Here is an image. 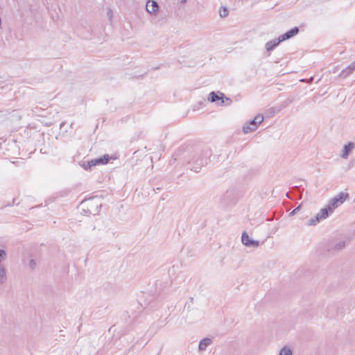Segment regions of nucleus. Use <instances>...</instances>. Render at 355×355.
Segmentation results:
<instances>
[{
  "instance_id": "28",
  "label": "nucleus",
  "mask_w": 355,
  "mask_h": 355,
  "mask_svg": "<svg viewBox=\"0 0 355 355\" xmlns=\"http://www.w3.org/2000/svg\"><path fill=\"white\" fill-rule=\"evenodd\" d=\"M64 125V123H62L61 125H60V128H62V126Z\"/></svg>"
},
{
  "instance_id": "4",
  "label": "nucleus",
  "mask_w": 355,
  "mask_h": 355,
  "mask_svg": "<svg viewBox=\"0 0 355 355\" xmlns=\"http://www.w3.org/2000/svg\"><path fill=\"white\" fill-rule=\"evenodd\" d=\"M349 196L348 193L340 192L338 196L331 198L328 205L334 210L339 205H342L347 198H349Z\"/></svg>"
},
{
  "instance_id": "6",
  "label": "nucleus",
  "mask_w": 355,
  "mask_h": 355,
  "mask_svg": "<svg viewBox=\"0 0 355 355\" xmlns=\"http://www.w3.org/2000/svg\"><path fill=\"white\" fill-rule=\"evenodd\" d=\"M242 243L248 248H257L259 246V241L252 239L246 232H243L241 235Z\"/></svg>"
},
{
  "instance_id": "8",
  "label": "nucleus",
  "mask_w": 355,
  "mask_h": 355,
  "mask_svg": "<svg viewBox=\"0 0 355 355\" xmlns=\"http://www.w3.org/2000/svg\"><path fill=\"white\" fill-rule=\"evenodd\" d=\"M298 33L299 28L297 26H295L284 34L281 35L279 37L282 42H284L295 36Z\"/></svg>"
},
{
  "instance_id": "1",
  "label": "nucleus",
  "mask_w": 355,
  "mask_h": 355,
  "mask_svg": "<svg viewBox=\"0 0 355 355\" xmlns=\"http://www.w3.org/2000/svg\"><path fill=\"white\" fill-rule=\"evenodd\" d=\"M211 155V152L208 148L196 153L193 155L192 159L187 162L189 168L195 172H198L204 165L208 163Z\"/></svg>"
},
{
  "instance_id": "22",
  "label": "nucleus",
  "mask_w": 355,
  "mask_h": 355,
  "mask_svg": "<svg viewBox=\"0 0 355 355\" xmlns=\"http://www.w3.org/2000/svg\"><path fill=\"white\" fill-rule=\"evenodd\" d=\"M28 267L31 268V269H34L35 267H36V262L34 259H31L29 261H28Z\"/></svg>"
},
{
  "instance_id": "7",
  "label": "nucleus",
  "mask_w": 355,
  "mask_h": 355,
  "mask_svg": "<svg viewBox=\"0 0 355 355\" xmlns=\"http://www.w3.org/2000/svg\"><path fill=\"white\" fill-rule=\"evenodd\" d=\"M159 9V6L157 1L154 0H148L146 5V10L149 14L156 15Z\"/></svg>"
},
{
  "instance_id": "21",
  "label": "nucleus",
  "mask_w": 355,
  "mask_h": 355,
  "mask_svg": "<svg viewBox=\"0 0 355 355\" xmlns=\"http://www.w3.org/2000/svg\"><path fill=\"white\" fill-rule=\"evenodd\" d=\"M253 120H255L256 123L259 125L263 121V116L261 114H257Z\"/></svg>"
},
{
  "instance_id": "9",
  "label": "nucleus",
  "mask_w": 355,
  "mask_h": 355,
  "mask_svg": "<svg viewBox=\"0 0 355 355\" xmlns=\"http://www.w3.org/2000/svg\"><path fill=\"white\" fill-rule=\"evenodd\" d=\"M258 128V125L256 123L255 120H250L248 123L244 125L242 128L243 133L248 134L250 132L255 131Z\"/></svg>"
},
{
  "instance_id": "17",
  "label": "nucleus",
  "mask_w": 355,
  "mask_h": 355,
  "mask_svg": "<svg viewBox=\"0 0 355 355\" xmlns=\"http://www.w3.org/2000/svg\"><path fill=\"white\" fill-rule=\"evenodd\" d=\"M279 355H293V352L289 347L284 346L280 349Z\"/></svg>"
},
{
  "instance_id": "12",
  "label": "nucleus",
  "mask_w": 355,
  "mask_h": 355,
  "mask_svg": "<svg viewBox=\"0 0 355 355\" xmlns=\"http://www.w3.org/2000/svg\"><path fill=\"white\" fill-rule=\"evenodd\" d=\"M354 71H355V61L352 62L346 68L342 70L339 74L340 77L346 78L350 75Z\"/></svg>"
},
{
  "instance_id": "16",
  "label": "nucleus",
  "mask_w": 355,
  "mask_h": 355,
  "mask_svg": "<svg viewBox=\"0 0 355 355\" xmlns=\"http://www.w3.org/2000/svg\"><path fill=\"white\" fill-rule=\"evenodd\" d=\"M322 218H321V216L318 213L314 217H312L310 218L307 222V225L311 226V225H315L318 223H320Z\"/></svg>"
},
{
  "instance_id": "11",
  "label": "nucleus",
  "mask_w": 355,
  "mask_h": 355,
  "mask_svg": "<svg viewBox=\"0 0 355 355\" xmlns=\"http://www.w3.org/2000/svg\"><path fill=\"white\" fill-rule=\"evenodd\" d=\"M355 147V144L354 142H348L343 146V149L342 150V153L340 155L341 157L343 159H347L352 150Z\"/></svg>"
},
{
  "instance_id": "13",
  "label": "nucleus",
  "mask_w": 355,
  "mask_h": 355,
  "mask_svg": "<svg viewBox=\"0 0 355 355\" xmlns=\"http://www.w3.org/2000/svg\"><path fill=\"white\" fill-rule=\"evenodd\" d=\"M282 42L279 37L266 43L265 47L268 52H270Z\"/></svg>"
},
{
  "instance_id": "25",
  "label": "nucleus",
  "mask_w": 355,
  "mask_h": 355,
  "mask_svg": "<svg viewBox=\"0 0 355 355\" xmlns=\"http://www.w3.org/2000/svg\"><path fill=\"white\" fill-rule=\"evenodd\" d=\"M300 209V205L297 207L296 208H295L290 214H289V216H293L295 214H296L299 210Z\"/></svg>"
},
{
  "instance_id": "10",
  "label": "nucleus",
  "mask_w": 355,
  "mask_h": 355,
  "mask_svg": "<svg viewBox=\"0 0 355 355\" xmlns=\"http://www.w3.org/2000/svg\"><path fill=\"white\" fill-rule=\"evenodd\" d=\"M345 247V241H339L336 243H328L326 246V250L327 252L331 251H339L343 250Z\"/></svg>"
},
{
  "instance_id": "24",
  "label": "nucleus",
  "mask_w": 355,
  "mask_h": 355,
  "mask_svg": "<svg viewBox=\"0 0 355 355\" xmlns=\"http://www.w3.org/2000/svg\"><path fill=\"white\" fill-rule=\"evenodd\" d=\"M6 257V252L4 250L0 249V262Z\"/></svg>"
},
{
  "instance_id": "3",
  "label": "nucleus",
  "mask_w": 355,
  "mask_h": 355,
  "mask_svg": "<svg viewBox=\"0 0 355 355\" xmlns=\"http://www.w3.org/2000/svg\"><path fill=\"white\" fill-rule=\"evenodd\" d=\"M111 157L109 155L105 154L101 157L84 162L82 164V166L85 170H92L93 167L96 166L105 164L108 163Z\"/></svg>"
},
{
  "instance_id": "5",
  "label": "nucleus",
  "mask_w": 355,
  "mask_h": 355,
  "mask_svg": "<svg viewBox=\"0 0 355 355\" xmlns=\"http://www.w3.org/2000/svg\"><path fill=\"white\" fill-rule=\"evenodd\" d=\"M208 100L211 103H217L218 101H220V105H223L225 103V101H228L229 103H232V100L225 96L223 93L220 92H211L209 94Z\"/></svg>"
},
{
  "instance_id": "20",
  "label": "nucleus",
  "mask_w": 355,
  "mask_h": 355,
  "mask_svg": "<svg viewBox=\"0 0 355 355\" xmlns=\"http://www.w3.org/2000/svg\"><path fill=\"white\" fill-rule=\"evenodd\" d=\"M6 278V270L3 268H0V284L3 283Z\"/></svg>"
},
{
  "instance_id": "18",
  "label": "nucleus",
  "mask_w": 355,
  "mask_h": 355,
  "mask_svg": "<svg viewBox=\"0 0 355 355\" xmlns=\"http://www.w3.org/2000/svg\"><path fill=\"white\" fill-rule=\"evenodd\" d=\"M185 153L184 148H180L178 150H177L174 154H173V157H175V159H177L178 157L181 156L182 155H183V158H185L186 156L184 155V153Z\"/></svg>"
},
{
  "instance_id": "2",
  "label": "nucleus",
  "mask_w": 355,
  "mask_h": 355,
  "mask_svg": "<svg viewBox=\"0 0 355 355\" xmlns=\"http://www.w3.org/2000/svg\"><path fill=\"white\" fill-rule=\"evenodd\" d=\"M83 212L86 214L97 215L100 211L101 203L96 197H92L81 202Z\"/></svg>"
},
{
  "instance_id": "14",
  "label": "nucleus",
  "mask_w": 355,
  "mask_h": 355,
  "mask_svg": "<svg viewBox=\"0 0 355 355\" xmlns=\"http://www.w3.org/2000/svg\"><path fill=\"white\" fill-rule=\"evenodd\" d=\"M211 340L209 338H205L202 339L198 345L199 351H204L206 349L207 347L211 344Z\"/></svg>"
},
{
  "instance_id": "19",
  "label": "nucleus",
  "mask_w": 355,
  "mask_h": 355,
  "mask_svg": "<svg viewBox=\"0 0 355 355\" xmlns=\"http://www.w3.org/2000/svg\"><path fill=\"white\" fill-rule=\"evenodd\" d=\"M193 303V297H191L189 298V302H186L184 305V309H187L188 311H190L191 310V305Z\"/></svg>"
},
{
  "instance_id": "23",
  "label": "nucleus",
  "mask_w": 355,
  "mask_h": 355,
  "mask_svg": "<svg viewBox=\"0 0 355 355\" xmlns=\"http://www.w3.org/2000/svg\"><path fill=\"white\" fill-rule=\"evenodd\" d=\"M228 15V10L227 8L224 7L223 11H220V15L221 17H225Z\"/></svg>"
},
{
  "instance_id": "26",
  "label": "nucleus",
  "mask_w": 355,
  "mask_h": 355,
  "mask_svg": "<svg viewBox=\"0 0 355 355\" xmlns=\"http://www.w3.org/2000/svg\"><path fill=\"white\" fill-rule=\"evenodd\" d=\"M107 15H108L110 19L111 20V19H112V17L113 16V13H112V11L111 9H108V10H107Z\"/></svg>"
},
{
  "instance_id": "27",
  "label": "nucleus",
  "mask_w": 355,
  "mask_h": 355,
  "mask_svg": "<svg viewBox=\"0 0 355 355\" xmlns=\"http://www.w3.org/2000/svg\"><path fill=\"white\" fill-rule=\"evenodd\" d=\"M187 1V0H181V3H185Z\"/></svg>"
},
{
  "instance_id": "15",
  "label": "nucleus",
  "mask_w": 355,
  "mask_h": 355,
  "mask_svg": "<svg viewBox=\"0 0 355 355\" xmlns=\"http://www.w3.org/2000/svg\"><path fill=\"white\" fill-rule=\"evenodd\" d=\"M333 212L334 210L329 205H327L326 207L322 208L318 214H320V216H321L322 220H324L327 218Z\"/></svg>"
}]
</instances>
